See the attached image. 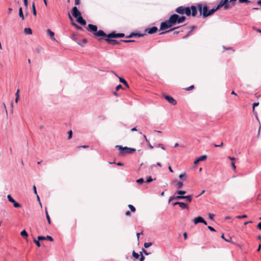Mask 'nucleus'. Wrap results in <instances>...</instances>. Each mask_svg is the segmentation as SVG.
I'll list each match as a JSON object with an SVG mask.
<instances>
[{"mask_svg": "<svg viewBox=\"0 0 261 261\" xmlns=\"http://www.w3.org/2000/svg\"><path fill=\"white\" fill-rule=\"evenodd\" d=\"M94 35L97 37H107L108 38H122L124 37V33H116L115 32H112L108 34H106L102 30H99L98 32L94 33Z\"/></svg>", "mask_w": 261, "mask_h": 261, "instance_id": "obj_1", "label": "nucleus"}, {"mask_svg": "<svg viewBox=\"0 0 261 261\" xmlns=\"http://www.w3.org/2000/svg\"><path fill=\"white\" fill-rule=\"evenodd\" d=\"M115 147L119 150V155L124 156L136 151V149L128 147H123L121 145H117Z\"/></svg>", "mask_w": 261, "mask_h": 261, "instance_id": "obj_2", "label": "nucleus"}, {"mask_svg": "<svg viewBox=\"0 0 261 261\" xmlns=\"http://www.w3.org/2000/svg\"><path fill=\"white\" fill-rule=\"evenodd\" d=\"M172 20V23L174 25L176 24L181 23L186 20V17L184 16H179L177 14H173L170 16Z\"/></svg>", "mask_w": 261, "mask_h": 261, "instance_id": "obj_3", "label": "nucleus"}, {"mask_svg": "<svg viewBox=\"0 0 261 261\" xmlns=\"http://www.w3.org/2000/svg\"><path fill=\"white\" fill-rule=\"evenodd\" d=\"M185 14L188 16H190L191 15L193 17L195 16L197 14V7L195 6L185 7Z\"/></svg>", "mask_w": 261, "mask_h": 261, "instance_id": "obj_4", "label": "nucleus"}, {"mask_svg": "<svg viewBox=\"0 0 261 261\" xmlns=\"http://www.w3.org/2000/svg\"><path fill=\"white\" fill-rule=\"evenodd\" d=\"M197 8L200 13V15H202L203 18H205L207 17V13H208V7L207 5H205L203 6L201 4H197Z\"/></svg>", "mask_w": 261, "mask_h": 261, "instance_id": "obj_5", "label": "nucleus"}, {"mask_svg": "<svg viewBox=\"0 0 261 261\" xmlns=\"http://www.w3.org/2000/svg\"><path fill=\"white\" fill-rule=\"evenodd\" d=\"M172 26H173V24L172 23L171 19L169 17L168 20H165V21L161 22L160 24V30H165L167 29L171 28Z\"/></svg>", "mask_w": 261, "mask_h": 261, "instance_id": "obj_6", "label": "nucleus"}, {"mask_svg": "<svg viewBox=\"0 0 261 261\" xmlns=\"http://www.w3.org/2000/svg\"><path fill=\"white\" fill-rule=\"evenodd\" d=\"M163 96L164 98L167 100L171 105L175 106L176 105L177 102L172 96L164 94Z\"/></svg>", "mask_w": 261, "mask_h": 261, "instance_id": "obj_7", "label": "nucleus"}, {"mask_svg": "<svg viewBox=\"0 0 261 261\" xmlns=\"http://www.w3.org/2000/svg\"><path fill=\"white\" fill-rule=\"evenodd\" d=\"M193 221L195 224H197L199 223H203L205 225H206L207 224L205 220L201 216H198L194 218Z\"/></svg>", "mask_w": 261, "mask_h": 261, "instance_id": "obj_8", "label": "nucleus"}, {"mask_svg": "<svg viewBox=\"0 0 261 261\" xmlns=\"http://www.w3.org/2000/svg\"><path fill=\"white\" fill-rule=\"evenodd\" d=\"M7 198H8V200L10 202H11V203H12L13 204L14 207H15L16 208H18V207H20L21 206V205L18 202H16L14 199V198L11 196V195H10V194L8 195Z\"/></svg>", "mask_w": 261, "mask_h": 261, "instance_id": "obj_9", "label": "nucleus"}, {"mask_svg": "<svg viewBox=\"0 0 261 261\" xmlns=\"http://www.w3.org/2000/svg\"><path fill=\"white\" fill-rule=\"evenodd\" d=\"M112 38L107 37L105 39V40H106L109 44L113 45L119 44L121 42L120 40L118 41L115 39H112Z\"/></svg>", "mask_w": 261, "mask_h": 261, "instance_id": "obj_10", "label": "nucleus"}, {"mask_svg": "<svg viewBox=\"0 0 261 261\" xmlns=\"http://www.w3.org/2000/svg\"><path fill=\"white\" fill-rule=\"evenodd\" d=\"M72 14L75 18H77L79 16H81V13L78 10L77 8L75 6L72 9Z\"/></svg>", "mask_w": 261, "mask_h": 261, "instance_id": "obj_11", "label": "nucleus"}, {"mask_svg": "<svg viewBox=\"0 0 261 261\" xmlns=\"http://www.w3.org/2000/svg\"><path fill=\"white\" fill-rule=\"evenodd\" d=\"M87 30L90 32H93L94 34L98 31H97V27L92 24H89L88 25Z\"/></svg>", "mask_w": 261, "mask_h": 261, "instance_id": "obj_12", "label": "nucleus"}, {"mask_svg": "<svg viewBox=\"0 0 261 261\" xmlns=\"http://www.w3.org/2000/svg\"><path fill=\"white\" fill-rule=\"evenodd\" d=\"M158 30V29L156 27H152L146 29V32L149 34H153L156 33Z\"/></svg>", "mask_w": 261, "mask_h": 261, "instance_id": "obj_13", "label": "nucleus"}, {"mask_svg": "<svg viewBox=\"0 0 261 261\" xmlns=\"http://www.w3.org/2000/svg\"><path fill=\"white\" fill-rule=\"evenodd\" d=\"M222 7H224V10H227L229 8V6H227L222 0H220L219 4L217 5L216 8L218 10L222 8Z\"/></svg>", "mask_w": 261, "mask_h": 261, "instance_id": "obj_14", "label": "nucleus"}, {"mask_svg": "<svg viewBox=\"0 0 261 261\" xmlns=\"http://www.w3.org/2000/svg\"><path fill=\"white\" fill-rule=\"evenodd\" d=\"M185 6H180L177 7L175 11L178 14L182 15L185 14Z\"/></svg>", "mask_w": 261, "mask_h": 261, "instance_id": "obj_15", "label": "nucleus"}, {"mask_svg": "<svg viewBox=\"0 0 261 261\" xmlns=\"http://www.w3.org/2000/svg\"><path fill=\"white\" fill-rule=\"evenodd\" d=\"M144 35V34H141V33H132L130 34H129V35L127 36L126 37V38H132L133 37H140L143 36Z\"/></svg>", "mask_w": 261, "mask_h": 261, "instance_id": "obj_16", "label": "nucleus"}, {"mask_svg": "<svg viewBox=\"0 0 261 261\" xmlns=\"http://www.w3.org/2000/svg\"><path fill=\"white\" fill-rule=\"evenodd\" d=\"M76 21L78 23H79L82 25H85L86 24V20L83 18V17L81 16H79L76 18Z\"/></svg>", "mask_w": 261, "mask_h": 261, "instance_id": "obj_17", "label": "nucleus"}, {"mask_svg": "<svg viewBox=\"0 0 261 261\" xmlns=\"http://www.w3.org/2000/svg\"><path fill=\"white\" fill-rule=\"evenodd\" d=\"M174 199H176V200H179V199H183V196H180V195H178V196H171L170 197L169 199V200H168V202H170L171 201H172L173 200H174Z\"/></svg>", "mask_w": 261, "mask_h": 261, "instance_id": "obj_18", "label": "nucleus"}, {"mask_svg": "<svg viewBox=\"0 0 261 261\" xmlns=\"http://www.w3.org/2000/svg\"><path fill=\"white\" fill-rule=\"evenodd\" d=\"M46 32H47V34L50 36L51 40H56L54 37V35H55L54 32H53L50 29H47Z\"/></svg>", "mask_w": 261, "mask_h": 261, "instance_id": "obj_19", "label": "nucleus"}, {"mask_svg": "<svg viewBox=\"0 0 261 261\" xmlns=\"http://www.w3.org/2000/svg\"><path fill=\"white\" fill-rule=\"evenodd\" d=\"M178 205L181 209H186L188 208V205L182 202H179Z\"/></svg>", "mask_w": 261, "mask_h": 261, "instance_id": "obj_20", "label": "nucleus"}, {"mask_svg": "<svg viewBox=\"0 0 261 261\" xmlns=\"http://www.w3.org/2000/svg\"><path fill=\"white\" fill-rule=\"evenodd\" d=\"M217 10H218V9L217 8H213V9L208 10V13H207V17L212 15L213 14H214Z\"/></svg>", "mask_w": 261, "mask_h": 261, "instance_id": "obj_21", "label": "nucleus"}, {"mask_svg": "<svg viewBox=\"0 0 261 261\" xmlns=\"http://www.w3.org/2000/svg\"><path fill=\"white\" fill-rule=\"evenodd\" d=\"M173 182H176V186L178 189H180L183 186V182L182 181L174 180Z\"/></svg>", "mask_w": 261, "mask_h": 261, "instance_id": "obj_22", "label": "nucleus"}, {"mask_svg": "<svg viewBox=\"0 0 261 261\" xmlns=\"http://www.w3.org/2000/svg\"><path fill=\"white\" fill-rule=\"evenodd\" d=\"M24 32L25 34L31 35L32 34V30L31 28H25L24 30Z\"/></svg>", "mask_w": 261, "mask_h": 261, "instance_id": "obj_23", "label": "nucleus"}, {"mask_svg": "<svg viewBox=\"0 0 261 261\" xmlns=\"http://www.w3.org/2000/svg\"><path fill=\"white\" fill-rule=\"evenodd\" d=\"M179 28V27H175L174 28H172V29H170V30H169L168 31H164V32H162L160 33V35H163V34H165L169 33L171 31H172L174 30L175 29Z\"/></svg>", "mask_w": 261, "mask_h": 261, "instance_id": "obj_24", "label": "nucleus"}, {"mask_svg": "<svg viewBox=\"0 0 261 261\" xmlns=\"http://www.w3.org/2000/svg\"><path fill=\"white\" fill-rule=\"evenodd\" d=\"M19 15L20 18H21L22 20L24 19V15L22 12V9L21 7H20L19 9Z\"/></svg>", "mask_w": 261, "mask_h": 261, "instance_id": "obj_25", "label": "nucleus"}, {"mask_svg": "<svg viewBox=\"0 0 261 261\" xmlns=\"http://www.w3.org/2000/svg\"><path fill=\"white\" fill-rule=\"evenodd\" d=\"M207 158V155H202L200 156H199L197 159L198 160V161L199 162H200V161H204L205 160H206Z\"/></svg>", "mask_w": 261, "mask_h": 261, "instance_id": "obj_26", "label": "nucleus"}, {"mask_svg": "<svg viewBox=\"0 0 261 261\" xmlns=\"http://www.w3.org/2000/svg\"><path fill=\"white\" fill-rule=\"evenodd\" d=\"M32 12H33V14L34 16H36L37 12H36V8H35L34 2H33V4H32Z\"/></svg>", "mask_w": 261, "mask_h": 261, "instance_id": "obj_27", "label": "nucleus"}, {"mask_svg": "<svg viewBox=\"0 0 261 261\" xmlns=\"http://www.w3.org/2000/svg\"><path fill=\"white\" fill-rule=\"evenodd\" d=\"M183 199H187V200L190 202L192 201V195L183 196Z\"/></svg>", "mask_w": 261, "mask_h": 261, "instance_id": "obj_28", "label": "nucleus"}, {"mask_svg": "<svg viewBox=\"0 0 261 261\" xmlns=\"http://www.w3.org/2000/svg\"><path fill=\"white\" fill-rule=\"evenodd\" d=\"M45 214H46V219L47 220L48 223L50 224V217L48 214V212H47L46 209H45Z\"/></svg>", "mask_w": 261, "mask_h": 261, "instance_id": "obj_29", "label": "nucleus"}, {"mask_svg": "<svg viewBox=\"0 0 261 261\" xmlns=\"http://www.w3.org/2000/svg\"><path fill=\"white\" fill-rule=\"evenodd\" d=\"M20 234L22 237H27L28 236L27 232L24 229L21 231Z\"/></svg>", "mask_w": 261, "mask_h": 261, "instance_id": "obj_30", "label": "nucleus"}, {"mask_svg": "<svg viewBox=\"0 0 261 261\" xmlns=\"http://www.w3.org/2000/svg\"><path fill=\"white\" fill-rule=\"evenodd\" d=\"M133 256L135 259H138V258H139L140 255L138 254V253H137L135 251H133Z\"/></svg>", "mask_w": 261, "mask_h": 261, "instance_id": "obj_31", "label": "nucleus"}, {"mask_svg": "<svg viewBox=\"0 0 261 261\" xmlns=\"http://www.w3.org/2000/svg\"><path fill=\"white\" fill-rule=\"evenodd\" d=\"M176 193L180 196H184L183 195L186 193V191L184 190H178L177 191Z\"/></svg>", "mask_w": 261, "mask_h": 261, "instance_id": "obj_32", "label": "nucleus"}, {"mask_svg": "<svg viewBox=\"0 0 261 261\" xmlns=\"http://www.w3.org/2000/svg\"><path fill=\"white\" fill-rule=\"evenodd\" d=\"M113 72L116 76L118 77L120 83H123L125 81V80L124 79H123V77H119L115 72Z\"/></svg>", "mask_w": 261, "mask_h": 261, "instance_id": "obj_33", "label": "nucleus"}, {"mask_svg": "<svg viewBox=\"0 0 261 261\" xmlns=\"http://www.w3.org/2000/svg\"><path fill=\"white\" fill-rule=\"evenodd\" d=\"M19 89H18L15 93L16 98L15 99V101L16 103L18 102V99H19Z\"/></svg>", "mask_w": 261, "mask_h": 261, "instance_id": "obj_34", "label": "nucleus"}, {"mask_svg": "<svg viewBox=\"0 0 261 261\" xmlns=\"http://www.w3.org/2000/svg\"><path fill=\"white\" fill-rule=\"evenodd\" d=\"M152 245V243L151 242H146L144 244V246L145 248H148Z\"/></svg>", "mask_w": 261, "mask_h": 261, "instance_id": "obj_35", "label": "nucleus"}, {"mask_svg": "<svg viewBox=\"0 0 261 261\" xmlns=\"http://www.w3.org/2000/svg\"><path fill=\"white\" fill-rule=\"evenodd\" d=\"M128 206L131 212H135L136 211V208L133 205L129 204Z\"/></svg>", "mask_w": 261, "mask_h": 261, "instance_id": "obj_36", "label": "nucleus"}, {"mask_svg": "<svg viewBox=\"0 0 261 261\" xmlns=\"http://www.w3.org/2000/svg\"><path fill=\"white\" fill-rule=\"evenodd\" d=\"M136 182L138 184H143L144 182V179L143 178H140L136 180Z\"/></svg>", "mask_w": 261, "mask_h": 261, "instance_id": "obj_37", "label": "nucleus"}, {"mask_svg": "<svg viewBox=\"0 0 261 261\" xmlns=\"http://www.w3.org/2000/svg\"><path fill=\"white\" fill-rule=\"evenodd\" d=\"M154 180H155V178H154ZM153 180V179L152 178V177L151 176H149L147 178L145 182L149 183V182H151Z\"/></svg>", "mask_w": 261, "mask_h": 261, "instance_id": "obj_38", "label": "nucleus"}, {"mask_svg": "<svg viewBox=\"0 0 261 261\" xmlns=\"http://www.w3.org/2000/svg\"><path fill=\"white\" fill-rule=\"evenodd\" d=\"M45 240L52 242V241H53L54 239H53V237H51V236H47L46 237H45Z\"/></svg>", "mask_w": 261, "mask_h": 261, "instance_id": "obj_39", "label": "nucleus"}, {"mask_svg": "<svg viewBox=\"0 0 261 261\" xmlns=\"http://www.w3.org/2000/svg\"><path fill=\"white\" fill-rule=\"evenodd\" d=\"M34 242L36 244V245L37 246V247H40L41 244L40 243V241H38V240H36L35 239H34Z\"/></svg>", "mask_w": 261, "mask_h": 261, "instance_id": "obj_40", "label": "nucleus"}, {"mask_svg": "<svg viewBox=\"0 0 261 261\" xmlns=\"http://www.w3.org/2000/svg\"><path fill=\"white\" fill-rule=\"evenodd\" d=\"M247 217V215H240V216H237L236 217V218L237 219H243V218H246Z\"/></svg>", "mask_w": 261, "mask_h": 261, "instance_id": "obj_41", "label": "nucleus"}, {"mask_svg": "<svg viewBox=\"0 0 261 261\" xmlns=\"http://www.w3.org/2000/svg\"><path fill=\"white\" fill-rule=\"evenodd\" d=\"M186 176V173L184 172V173H182L180 174L179 175V178L180 179H182V180H185V179H182V178L184 177H185Z\"/></svg>", "mask_w": 261, "mask_h": 261, "instance_id": "obj_42", "label": "nucleus"}, {"mask_svg": "<svg viewBox=\"0 0 261 261\" xmlns=\"http://www.w3.org/2000/svg\"><path fill=\"white\" fill-rule=\"evenodd\" d=\"M221 238H222L223 239H224L226 242H230V240L231 239L230 238H229L228 239H226L225 237H224V234H222L221 235Z\"/></svg>", "mask_w": 261, "mask_h": 261, "instance_id": "obj_43", "label": "nucleus"}, {"mask_svg": "<svg viewBox=\"0 0 261 261\" xmlns=\"http://www.w3.org/2000/svg\"><path fill=\"white\" fill-rule=\"evenodd\" d=\"M68 139H70L72 137V132L71 130H70L68 132Z\"/></svg>", "mask_w": 261, "mask_h": 261, "instance_id": "obj_44", "label": "nucleus"}, {"mask_svg": "<svg viewBox=\"0 0 261 261\" xmlns=\"http://www.w3.org/2000/svg\"><path fill=\"white\" fill-rule=\"evenodd\" d=\"M120 41L125 42V43H129V42H135V40H121Z\"/></svg>", "mask_w": 261, "mask_h": 261, "instance_id": "obj_45", "label": "nucleus"}, {"mask_svg": "<svg viewBox=\"0 0 261 261\" xmlns=\"http://www.w3.org/2000/svg\"><path fill=\"white\" fill-rule=\"evenodd\" d=\"M37 239H38V241L45 240V237L42 236H39L37 237Z\"/></svg>", "mask_w": 261, "mask_h": 261, "instance_id": "obj_46", "label": "nucleus"}, {"mask_svg": "<svg viewBox=\"0 0 261 261\" xmlns=\"http://www.w3.org/2000/svg\"><path fill=\"white\" fill-rule=\"evenodd\" d=\"M240 3H250L251 2L249 0H239Z\"/></svg>", "mask_w": 261, "mask_h": 261, "instance_id": "obj_47", "label": "nucleus"}, {"mask_svg": "<svg viewBox=\"0 0 261 261\" xmlns=\"http://www.w3.org/2000/svg\"><path fill=\"white\" fill-rule=\"evenodd\" d=\"M157 147H160L161 148H162V149L163 150H165V148L164 147V145L162 143H159L158 145H157Z\"/></svg>", "mask_w": 261, "mask_h": 261, "instance_id": "obj_48", "label": "nucleus"}, {"mask_svg": "<svg viewBox=\"0 0 261 261\" xmlns=\"http://www.w3.org/2000/svg\"><path fill=\"white\" fill-rule=\"evenodd\" d=\"M123 87L121 85L119 84L117 85L116 87V91H118L119 89H122Z\"/></svg>", "mask_w": 261, "mask_h": 261, "instance_id": "obj_49", "label": "nucleus"}, {"mask_svg": "<svg viewBox=\"0 0 261 261\" xmlns=\"http://www.w3.org/2000/svg\"><path fill=\"white\" fill-rule=\"evenodd\" d=\"M189 28H191L190 31L189 32V34H190L191 32H192L194 29L196 28V26L192 25L191 27H189Z\"/></svg>", "mask_w": 261, "mask_h": 261, "instance_id": "obj_50", "label": "nucleus"}, {"mask_svg": "<svg viewBox=\"0 0 261 261\" xmlns=\"http://www.w3.org/2000/svg\"><path fill=\"white\" fill-rule=\"evenodd\" d=\"M73 25H74L77 29L79 30H82V28L78 25H77L76 23L73 22Z\"/></svg>", "mask_w": 261, "mask_h": 261, "instance_id": "obj_51", "label": "nucleus"}, {"mask_svg": "<svg viewBox=\"0 0 261 261\" xmlns=\"http://www.w3.org/2000/svg\"><path fill=\"white\" fill-rule=\"evenodd\" d=\"M223 48L224 50H232L233 52L234 51V50L231 47H226L225 46H223Z\"/></svg>", "mask_w": 261, "mask_h": 261, "instance_id": "obj_52", "label": "nucleus"}, {"mask_svg": "<svg viewBox=\"0 0 261 261\" xmlns=\"http://www.w3.org/2000/svg\"><path fill=\"white\" fill-rule=\"evenodd\" d=\"M207 228H208V229L210 231H213V232L216 231V230H215V229L213 227H212V226H208L207 227Z\"/></svg>", "mask_w": 261, "mask_h": 261, "instance_id": "obj_53", "label": "nucleus"}, {"mask_svg": "<svg viewBox=\"0 0 261 261\" xmlns=\"http://www.w3.org/2000/svg\"><path fill=\"white\" fill-rule=\"evenodd\" d=\"M33 192L35 193V194H36V195L37 194L36 187V186L35 185H34L33 186Z\"/></svg>", "mask_w": 261, "mask_h": 261, "instance_id": "obj_54", "label": "nucleus"}, {"mask_svg": "<svg viewBox=\"0 0 261 261\" xmlns=\"http://www.w3.org/2000/svg\"><path fill=\"white\" fill-rule=\"evenodd\" d=\"M145 259L144 256L143 255V254L141 253L140 257L139 258L140 261H144Z\"/></svg>", "mask_w": 261, "mask_h": 261, "instance_id": "obj_55", "label": "nucleus"}, {"mask_svg": "<svg viewBox=\"0 0 261 261\" xmlns=\"http://www.w3.org/2000/svg\"><path fill=\"white\" fill-rule=\"evenodd\" d=\"M194 88V85H191L190 87H189L188 88H187L186 89V90L187 91H190V90H192Z\"/></svg>", "mask_w": 261, "mask_h": 261, "instance_id": "obj_56", "label": "nucleus"}, {"mask_svg": "<svg viewBox=\"0 0 261 261\" xmlns=\"http://www.w3.org/2000/svg\"><path fill=\"white\" fill-rule=\"evenodd\" d=\"M258 105H259V102H258L253 103V105H252L253 109H254L255 107L258 106Z\"/></svg>", "mask_w": 261, "mask_h": 261, "instance_id": "obj_57", "label": "nucleus"}, {"mask_svg": "<svg viewBox=\"0 0 261 261\" xmlns=\"http://www.w3.org/2000/svg\"><path fill=\"white\" fill-rule=\"evenodd\" d=\"M142 252L145 254V255H149L151 253L150 252H148L146 250L143 249H142Z\"/></svg>", "mask_w": 261, "mask_h": 261, "instance_id": "obj_58", "label": "nucleus"}, {"mask_svg": "<svg viewBox=\"0 0 261 261\" xmlns=\"http://www.w3.org/2000/svg\"><path fill=\"white\" fill-rule=\"evenodd\" d=\"M208 217H209V218L211 220H213L214 219V215L213 214H208Z\"/></svg>", "mask_w": 261, "mask_h": 261, "instance_id": "obj_59", "label": "nucleus"}, {"mask_svg": "<svg viewBox=\"0 0 261 261\" xmlns=\"http://www.w3.org/2000/svg\"><path fill=\"white\" fill-rule=\"evenodd\" d=\"M231 165L232 167L233 168V169L234 170H236V166H235L234 163V162H232L231 163Z\"/></svg>", "mask_w": 261, "mask_h": 261, "instance_id": "obj_60", "label": "nucleus"}, {"mask_svg": "<svg viewBox=\"0 0 261 261\" xmlns=\"http://www.w3.org/2000/svg\"><path fill=\"white\" fill-rule=\"evenodd\" d=\"M83 43H79L81 46H84V44H86L87 43V40L86 39H84L83 40Z\"/></svg>", "mask_w": 261, "mask_h": 261, "instance_id": "obj_61", "label": "nucleus"}, {"mask_svg": "<svg viewBox=\"0 0 261 261\" xmlns=\"http://www.w3.org/2000/svg\"><path fill=\"white\" fill-rule=\"evenodd\" d=\"M253 113L255 115V117L256 119L258 120V116H257V112L254 110V109H253Z\"/></svg>", "mask_w": 261, "mask_h": 261, "instance_id": "obj_62", "label": "nucleus"}, {"mask_svg": "<svg viewBox=\"0 0 261 261\" xmlns=\"http://www.w3.org/2000/svg\"><path fill=\"white\" fill-rule=\"evenodd\" d=\"M74 3L76 6L79 5L80 3V0H75Z\"/></svg>", "mask_w": 261, "mask_h": 261, "instance_id": "obj_63", "label": "nucleus"}, {"mask_svg": "<svg viewBox=\"0 0 261 261\" xmlns=\"http://www.w3.org/2000/svg\"><path fill=\"white\" fill-rule=\"evenodd\" d=\"M257 227L258 229L261 230V222L257 224Z\"/></svg>", "mask_w": 261, "mask_h": 261, "instance_id": "obj_64", "label": "nucleus"}]
</instances>
